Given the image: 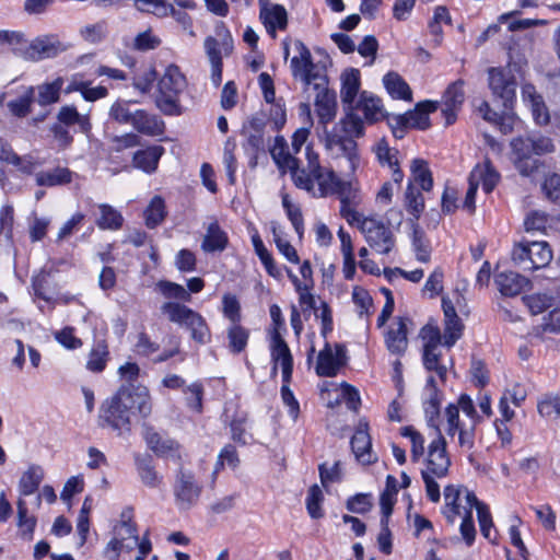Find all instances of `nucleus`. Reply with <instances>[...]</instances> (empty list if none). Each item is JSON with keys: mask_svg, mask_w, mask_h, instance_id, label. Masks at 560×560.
<instances>
[{"mask_svg": "<svg viewBox=\"0 0 560 560\" xmlns=\"http://www.w3.org/2000/svg\"><path fill=\"white\" fill-rule=\"evenodd\" d=\"M451 459L446 452V441L438 430L436 438L429 444L425 469L421 471L425 492L432 502H439L441 498L440 486L435 478H444L448 474Z\"/></svg>", "mask_w": 560, "mask_h": 560, "instance_id": "f257e3e1", "label": "nucleus"}, {"mask_svg": "<svg viewBox=\"0 0 560 560\" xmlns=\"http://www.w3.org/2000/svg\"><path fill=\"white\" fill-rule=\"evenodd\" d=\"M187 85V79L179 68L175 65L167 66L158 83V108L165 115H180L184 110L180 97Z\"/></svg>", "mask_w": 560, "mask_h": 560, "instance_id": "f03ea898", "label": "nucleus"}, {"mask_svg": "<svg viewBox=\"0 0 560 560\" xmlns=\"http://www.w3.org/2000/svg\"><path fill=\"white\" fill-rule=\"evenodd\" d=\"M511 147L514 154V163L518 172L530 175L537 167L538 161L533 155H542L555 151V144L549 137L527 136L512 140Z\"/></svg>", "mask_w": 560, "mask_h": 560, "instance_id": "7ed1b4c3", "label": "nucleus"}, {"mask_svg": "<svg viewBox=\"0 0 560 560\" xmlns=\"http://www.w3.org/2000/svg\"><path fill=\"white\" fill-rule=\"evenodd\" d=\"M294 185L308 192L314 198H324L335 194L337 175L330 168L322 167L318 171L300 170L298 166L292 174Z\"/></svg>", "mask_w": 560, "mask_h": 560, "instance_id": "20e7f679", "label": "nucleus"}, {"mask_svg": "<svg viewBox=\"0 0 560 560\" xmlns=\"http://www.w3.org/2000/svg\"><path fill=\"white\" fill-rule=\"evenodd\" d=\"M161 312L170 322L186 327L196 342L203 345L210 340V330L205 318L194 310L184 304L166 302L161 306Z\"/></svg>", "mask_w": 560, "mask_h": 560, "instance_id": "39448f33", "label": "nucleus"}, {"mask_svg": "<svg viewBox=\"0 0 560 560\" xmlns=\"http://www.w3.org/2000/svg\"><path fill=\"white\" fill-rule=\"evenodd\" d=\"M129 394L117 390L114 396L103 402L100 413L102 427L110 428L118 434L130 432L132 411L127 404Z\"/></svg>", "mask_w": 560, "mask_h": 560, "instance_id": "423d86ee", "label": "nucleus"}, {"mask_svg": "<svg viewBox=\"0 0 560 560\" xmlns=\"http://www.w3.org/2000/svg\"><path fill=\"white\" fill-rule=\"evenodd\" d=\"M295 48L299 55L290 61L293 78L303 83L305 92L312 86H323L324 80L327 79L324 68L313 62L312 54L303 42L296 40Z\"/></svg>", "mask_w": 560, "mask_h": 560, "instance_id": "0eeeda50", "label": "nucleus"}, {"mask_svg": "<svg viewBox=\"0 0 560 560\" xmlns=\"http://www.w3.org/2000/svg\"><path fill=\"white\" fill-rule=\"evenodd\" d=\"M215 35L205 39L203 47L211 65V82L218 88L222 82V58L233 50V39L228 28L221 23L215 27Z\"/></svg>", "mask_w": 560, "mask_h": 560, "instance_id": "6e6552de", "label": "nucleus"}, {"mask_svg": "<svg viewBox=\"0 0 560 560\" xmlns=\"http://www.w3.org/2000/svg\"><path fill=\"white\" fill-rule=\"evenodd\" d=\"M512 259L524 270H536L550 264L552 250L545 241L524 240L514 246Z\"/></svg>", "mask_w": 560, "mask_h": 560, "instance_id": "1a4fd4ad", "label": "nucleus"}, {"mask_svg": "<svg viewBox=\"0 0 560 560\" xmlns=\"http://www.w3.org/2000/svg\"><path fill=\"white\" fill-rule=\"evenodd\" d=\"M18 49L19 57L26 61L37 62L57 57L67 50V45L59 39L58 35L46 34L39 35L31 42H27L24 36L22 47H18Z\"/></svg>", "mask_w": 560, "mask_h": 560, "instance_id": "9d476101", "label": "nucleus"}, {"mask_svg": "<svg viewBox=\"0 0 560 560\" xmlns=\"http://www.w3.org/2000/svg\"><path fill=\"white\" fill-rule=\"evenodd\" d=\"M369 246L378 254H388L395 246V236L392 230L381 220L363 217L354 224Z\"/></svg>", "mask_w": 560, "mask_h": 560, "instance_id": "9b49d317", "label": "nucleus"}, {"mask_svg": "<svg viewBox=\"0 0 560 560\" xmlns=\"http://www.w3.org/2000/svg\"><path fill=\"white\" fill-rule=\"evenodd\" d=\"M499 178V173L492 167L489 160L485 161L482 164H477L470 172L468 178L469 187L467 189L463 207L467 211L474 212L475 197L479 185L482 186L486 194H489L497 186Z\"/></svg>", "mask_w": 560, "mask_h": 560, "instance_id": "f8f14e48", "label": "nucleus"}, {"mask_svg": "<svg viewBox=\"0 0 560 560\" xmlns=\"http://www.w3.org/2000/svg\"><path fill=\"white\" fill-rule=\"evenodd\" d=\"M325 149L334 159L345 158L347 168L345 175H352L360 165L358 143L353 139H346L336 132H326Z\"/></svg>", "mask_w": 560, "mask_h": 560, "instance_id": "ddd939ff", "label": "nucleus"}, {"mask_svg": "<svg viewBox=\"0 0 560 560\" xmlns=\"http://www.w3.org/2000/svg\"><path fill=\"white\" fill-rule=\"evenodd\" d=\"M174 497L179 509H190L201 494L202 487L196 481L195 475L184 468H179L174 482Z\"/></svg>", "mask_w": 560, "mask_h": 560, "instance_id": "4468645a", "label": "nucleus"}, {"mask_svg": "<svg viewBox=\"0 0 560 560\" xmlns=\"http://www.w3.org/2000/svg\"><path fill=\"white\" fill-rule=\"evenodd\" d=\"M340 199V215L350 224L354 225L364 215L357 208L362 202V196L357 187L350 182L337 178L336 190Z\"/></svg>", "mask_w": 560, "mask_h": 560, "instance_id": "2eb2a0df", "label": "nucleus"}, {"mask_svg": "<svg viewBox=\"0 0 560 560\" xmlns=\"http://www.w3.org/2000/svg\"><path fill=\"white\" fill-rule=\"evenodd\" d=\"M489 88L492 94L502 101L504 108H510L515 98L516 81L510 70L489 69Z\"/></svg>", "mask_w": 560, "mask_h": 560, "instance_id": "dca6fc26", "label": "nucleus"}, {"mask_svg": "<svg viewBox=\"0 0 560 560\" xmlns=\"http://www.w3.org/2000/svg\"><path fill=\"white\" fill-rule=\"evenodd\" d=\"M442 308L444 313L443 346L452 348L462 338L465 326L448 298L442 299Z\"/></svg>", "mask_w": 560, "mask_h": 560, "instance_id": "f3484780", "label": "nucleus"}, {"mask_svg": "<svg viewBox=\"0 0 560 560\" xmlns=\"http://www.w3.org/2000/svg\"><path fill=\"white\" fill-rule=\"evenodd\" d=\"M316 92L315 107L318 120L323 125L332 121L337 114V100L336 93L328 89V78L324 80L323 86H312Z\"/></svg>", "mask_w": 560, "mask_h": 560, "instance_id": "a211bd4d", "label": "nucleus"}, {"mask_svg": "<svg viewBox=\"0 0 560 560\" xmlns=\"http://www.w3.org/2000/svg\"><path fill=\"white\" fill-rule=\"evenodd\" d=\"M259 19L267 32L276 37V30H285L288 25V13L284 7L271 3L269 0H259Z\"/></svg>", "mask_w": 560, "mask_h": 560, "instance_id": "6ab92c4d", "label": "nucleus"}, {"mask_svg": "<svg viewBox=\"0 0 560 560\" xmlns=\"http://www.w3.org/2000/svg\"><path fill=\"white\" fill-rule=\"evenodd\" d=\"M351 448L357 460L363 465H369L376 460V456L372 452L369 423L365 420L359 421L355 433L351 439Z\"/></svg>", "mask_w": 560, "mask_h": 560, "instance_id": "aec40b11", "label": "nucleus"}, {"mask_svg": "<svg viewBox=\"0 0 560 560\" xmlns=\"http://www.w3.org/2000/svg\"><path fill=\"white\" fill-rule=\"evenodd\" d=\"M272 375L277 374L278 365L282 369L283 383H289L293 371V358L285 341L275 334L271 343Z\"/></svg>", "mask_w": 560, "mask_h": 560, "instance_id": "412c9836", "label": "nucleus"}, {"mask_svg": "<svg viewBox=\"0 0 560 560\" xmlns=\"http://www.w3.org/2000/svg\"><path fill=\"white\" fill-rule=\"evenodd\" d=\"M143 438L148 447L159 457H175L178 453V443L155 431L151 425H143Z\"/></svg>", "mask_w": 560, "mask_h": 560, "instance_id": "4be33fe9", "label": "nucleus"}, {"mask_svg": "<svg viewBox=\"0 0 560 560\" xmlns=\"http://www.w3.org/2000/svg\"><path fill=\"white\" fill-rule=\"evenodd\" d=\"M438 105L435 102L424 101L416 105L415 109L404 115L394 116L397 125H408L410 128L424 130L430 127L429 114L435 112Z\"/></svg>", "mask_w": 560, "mask_h": 560, "instance_id": "5701e85b", "label": "nucleus"}, {"mask_svg": "<svg viewBox=\"0 0 560 560\" xmlns=\"http://www.w3.org/2000/svg\"><path fill=\"white\" fill-rule=\"evenodd\" d=\"M119 390L129 394L127 404L131 411L136 410L142 418H148L152 412V398L150 390L142 384H122Z\"/></svg>", "mask_w": 560, "mask_h": 560, "instance_id": "b1692460", "label": "nucleus"}, {"mask_svg": "<svg viewBox=\"0 0 560 560\" xmlns=\"http://www.w3.org/2000/svg\"><path fill=\"white\" fill-rule=\"evenodd\" d=\"M466 488L450 485L444 489L445 506L443 513L450 524H454L457 516L465 514Z\"/></svg>", "mask_w": 560, "mask_h": 560, "instance_id": "393cba45", "label": "nucleus"}, {"mask_svg": "<svg viewBox=\"0 0 560 560\" xmlns=\"http://www.w3.org/2000/svg\"><path fill=\"white\" fill-rule=\"evenodd\" d=\"M494 283L504 296H516L530 287V281L527 278L514 271L497 273Z\"/></svg>", "mask_w": 560, "mask_h": 560, "instance_id": "a878e982", "label": "nucleus"}, {"mask_svg": "<svg viewBox=\"0 0 560 560\" xmlns=\"http://www.w3.org/2000/svg\"><path fill=\"white\" fill-rule=\"evenodd\" d=\"M343 353V347L341 345H336V353H334L329 343H326L324 349L318 353L316 373L319 376H335L342 365L341 357Z\"/></svg>", "mask_w": 560, "mask_h": 560, "instance_id": "bb28decb", "label": "nucleus"}, {"mask_svg": "<svg viewBox=\"0 0 560 560\" xmlns=\"http://www.w3.org/2000/svg\"><path fill=\"white\" fill-rule=\"evenodd\" d=\"M345 116L329 132H336L342 138L353 139L364 136V122L354 112V107L345 108Z\"/></svg>", "mask_w": 560, "mask_h": 560, "instance_id": "cd10ccee", "label": "nucleus"}, {"mask_svg": "<svg viewBox=\"0 0 560 560\" xmlns=\"http://www.w3.org/2000/svg\"><path fill=\"white\" fill-rule=\"evenodd\" d=\"M463 86L464 81L457 80L448 85L443 95V102L445 106L443 109V115L445 117L446 125H452L456 120V112L464 103L465 93Z\"/></svg>", "mask_w": 560, "mask_h": 560, "instance_id": "c85d7f7f", "label": "nucleus"}, {"mask_svg": "<svg viewBox=\"0 0 560 560\" xmlns=\"http://www.w3.org/2000/svg\"><path fill=\"white\" fill-rule=\"evenodd\" d=\"M265 129L266 120L262 115H255L248 118L242 127V135L245 137L247 144L258 151L265 147Z\"/></svg>", "mask_w": 560, "mask_h": 560, "instance_id": "c756f323", "label": "nucleus"}, {"mask_svg": "<svg viewBox=\"0 0 560 560\" xmlns=\"http://www.w3.org/2000/svg\"><path fill=\"white\" fill-rule=\"evenodd\" d=\"M406 319L400 317L385 335V345L392 354L402 355L408 347Z\"/></svg>", "mask_w": 560, "mask_h": 560, "instance_id": "7c9ffc66", "label": "nucleus"}, {"mask_svg": "<svg viewBox=\"0 0 560 560\" xmlns=\"http://www.w3.org/2000/svg\"><path fill=\"white\" fill-rule=\"evenodd\" d=\"M131 126L145 136H160L164 132V122L156 115L144 109H136Z\"/></svg>", "mask_w": 560, "mask_h": 560, "instance_id": "2f4dec72", "label": "nucleus"}, {"mask_svg": "<svg viewBox=\"0 0 560 560\" xmlns=\"http://www.w3.org/2000/svg\"><path fill=\"white\" fill-rule=\"evenodd\" d=\"M360 71L351 68L341 74L340 97L345 108L354 107V100L360 90Z\"/></svg>", "mask_w": 560, "mask_h": 560, "instance_id": "473e14b6", "label": "nucleus"}, {"mask_svg": "<svg viewBox=\"0 0 560 560\" xmlns=\"http://www.w3.org/2000/svg\"><path fill=\"white\" fill-rule=\"evenodd\" d=\"M465 499H466L465 509L469 510V509L476 508V510H477L478 522H479L480 532H481L482 536L493 542L495 539V536L494 537L491 536V528L493 527V522H492V517H491L489 508L485 503L480 502L477 499V497L475 495V493L471 491H466Z\"/></svg>", "mask_w": 560, "mask_h": 560, "instance_id": "72a5a7b5", "label": "nucleus"}, {"mask_svg": "<svg viewBox=\"0 0 560 560\" xmlns=\"http://www.w3.org/2000/svg\"><path fill=\"white\" fill-rule=\"evenodd\" d=\"M135 464L138 476L143 486L156 489L163 483V477L155 469L150 455H137Z\"/></svg>", "mask_w": 560, "mask_h": 560, "instance_id": "f704fd0d", "label": "nucleus"}, {"mask_svg": "<svg viewBox=\"0 0 560 560\" xmlns=\"http://www.w3.org/2000/svg\"><path fill=\"white\" fill-rule=\"evenodd\" d=\"M57 120L65 127L78 126L79 130L86 135L92 129L90 115L80 114L73 105L61 106L57 114Z\"/></svg>", "mask_w": 560, "mask_h": 560, "instance_id": "c9c22d12", "label": "nucleus"}, {"mask_svg": "<svg viewBox=\"0 0 560 560\" xmlns=\"http://www.w3.org/2000/svg\"><path fill=\"white\" fill-rule=\"evenodd\" d=\"M355 110L362 112L365 120L370 124L376 122L385 117L382 101L366 91L360 94V98L357 105H354V112Z\"/></svg>", "mask_w": 560, "mask_h": 560, "instance_id": "e433bc0d", "label": "nucleus"}, {"mask_svg": "<svg viewBox=\"0 0 560 560\" xmlns=\"http://www.w3.org/2000/svg\"><path fill=\"white\" fill-rule=\"evenodd\" d=\"M270 154L279 170L283 173L288 170L292 175L293 171L299 166V161L289 152L288 143L281 136L275 138Z\"/></svg>", "mask_w": 560, "mask_h": 560, "instance_id": "4c0bfd02", "label": "nucleus"}, {"mask_svg": "<svg viewBox=\"0 0 560 560\" xmlns=\"http://www.w3.org/2000/svg\"><path fill=\"white\" fill-rule=\"evenodd\" d=\"M522 96L524 102L530 106L536 122L538 125H547L549 122V114L542 97L536 93L535 88L530 84L524 85Z\"/></svg>", "mask_w": 560, "mask_h": 560, "instance_id": "58836bf2", "label": "nucleus"}, {"mask_svg": "<svg viewBox=\"0 0 560 560\" xmlns=\"http://www.w3.org/2000/svg\"><path fill=\"white\" fill-rule=\"evenodd\" d=\"M228 235L217 221L209 224L202 240L201 248L206 253L222 252L228 246Z\"/></svg>", "mask_w": 560, "mask_h": 560, "instance_id": "ea45409f", "label": "nucleus"}, {"mask_svg": "<svg viewBox=\"0 0 560 560\" xmlns=\"http://www.w3.org/2000/svg\"><path fill=\"white\" fill-rule=\"evenodd\" d=\"M44 479V469L38 465H31L23 472L19 481L20 498L34 494Z\"/></svg>", "mask_w": 560, "mask_h": 560, "instance_id": "a19ab883", "label": "nucleus"}, {"mask_svg": "<svg viewBox=\"0 0 560 560\" xmlns=\"http://www.w3.org/2000/svg\"><path fill=\"white\" fill-rule=\"evenodd\" d=\"M163 153L164 148L161 145L149 147L135 153L133 164L147 173L154 172Z\"/></svg>", "mask_w": 560, "mask_h": 560, "instance_id": "79ce46f5", "label": "nucleus"}, {"mask_svg": "<svg viewBox=\"0 0 560 560\" xmlns=\"http://www.w3.org/2000/svg\"><path fill=\"white\" fill-rule=\"evenodd\" d=\"M383 82L392 97L411 101V90L407 82L398 73L388 72L384 75Z\"/></svg>", "mask_w": 560, "mask_h": 560, "instance_id": "37998d69", "label": "nucleus"}, {"mask_svg": "<svg viewBox=\"0 0 560 560\" xmlns=\"http://www.w3.org/2000/svg\"><path fill=\"white\" fill-rule=\"evenodd\" d=\"M37 185L54 187L71 182L72 172L66 167H56L50 171H42L35 175Z\"/></svg>", "mask_w": 560, "mask_h": 560, "instance_id": "c03bdc74", "label": "nucleus"}, {"mask_svg": "<svg viewBox=\"0 0 560 560\" xmlns=\"http://www.w3.org/2000/svg\"><path fill=\"white\" fill-rule=\"evenodd\" d=\"M63 86V78L58 77L52 82H45L39 84L37 90V103L40 106L55 104L60 98V92Z\"/></svg>", "mask_w": 560, "mask_h": 560, "instance_id": "a18cd8bd", "label": "nucleus"}, {"mask_svg": "<svg viewBox=\"0 0 560 560\" xmlns=\"http://www.w3.org/2000/svg\"><path fill=\"white\" fill-rule=\"evenodd\" d=\"M18 527L23 538L31 540L36 526V517L28 514L26 501L19 498L16 501Z\"/></svg>", "mask_w": 560, "mask_h": 560, "instance_id": "49530a36", "label": "nucleus"}, {"mask_svg": "<svg viewBox=\"0 0 560 560\" xmlns=\"http://www.w3.org/2000/svg\"><path fill=\"white\" fill-rule=\"evenodd\" d=\"M100 218L96 220V225L101 230H119L122 226L124 218L121 213L107 203L98 206Z\"/></svg>", "mask_w": 560, "mask_h": 560, "instance_id": "de8ad7c7", "label": "nucleus"}, {"mask_svg": "<svg viewBox=\"0 0 560 560\" xmlns=\"http://www.w3.org/2000/svg\"><path fill=\"white\" fill-rule=\"evenodd\" d=\"M166 217L165 202L162 197L155 196L144 210L145 225L154 229L160 225Z\"/></svg>", "mask_w": 560, "mask_h": 560, "instance_id": "09e8293b", "label": "nucleus"}, {"mask_svg": "<svg viewBox=\"0 0 560 560\" xmlns=\"http://www.w3.org/2000/svg\"><path fill=\"white\" fill-rule=\"evenodd\" d=\"M249 332L240 323L231 324L228 328L229 348L234 353L242 352L247 346Z\"/></svg>", "mask_w": 560, "mask_h": 560, "instance_id": "8fccbe9b", "label": "nucleus"}, {"mask_svg": "<svg viewBox=\"0 0 560 560\" xmlns=\"http://www.w3.org/2000/svg\"><path fill=\"white\" fill-rule=\"evenodd\" d=\"M410 168L412 179L419 184L423 190H430L433 186V179L427 162L421 159H415Z\"/></svg>", "mask_w": 560, "mask_h": 560, "instance_id": "3c124183", "label": "nucleus"}, {"mask_svg": "<svg viewBox=\"0 0 560 560\" xmlns=\"http://www.w3.org/2000/svg\"><path fill=\"white\" fill-rule=\"evenodd\" d=\"M288 275L290 279L292 280L295 290L299 293V302L301 306L303 307V312H306L308 310H316V301L313 294L310 293V284L308 283H302L299 278L293 275L291 271H288Z\"/></svg>", "mask_w": 560, "mask_h": 560, "instance_id": "603ef678", "label": "nucleus"}, {"mask_svg": "<svg viewBox=\"0 0 560 560\" xmlns=\"http://www.w3.org/2000/svg\"><path fill=\"white\" fill-rule=\"evenodd\" d=\"M440 351L439 348H423V365L429 371H435L442 381L445 380L447 369L445 365L440 363Z\"/></svg>", "mask_w": 560, "mask_h": 560, "instance_id": "864d4df0", "label": "nucleus"}, {"mask_svg": "<svg viewBox=\"0 0 560 560\" xmlns=\"http://www.w3.org/2000/svg\"><path fill=\"white\" fill-rule=\"evenodd\" d=\"M108 358V349L104 342H97L92 349L86 368L92 372H102Z\"/></svg>", "mask_w": 560, "mask_h": 560, "instance_id": "5fc2aeb1", "label": "nucleus"}, {"mask_svg": "<svg viewBox=\"0 0 560 560\" xmlns=\"http://www.w3.org/2000/svg\"><path fill=\"white\" fill-rule=\"evenodd\" d=\"M440 405L441 400L439 397L438 389H434L433 393H430L428 400L424 402V413L428 424L431 428H434L435 431L440 430L438 420L440 417Z\"/></svg>", "mask_w": 560, "mask_h": 560, "instance_id": "6e6d98bb", "label": "nucleus"}, {"mask_svg": "<svg viewBox=\"0 0 560 560\" xmlns=\"http://www.w3.org/2000/svg\"><path fill=\"white\" fill-rule=\"evenodd\" d=\"M401 435L409 438L411 442V459L418 462L424 454V438L412 427L401 428Z\"/></svg>", "mask_w": 560, "mask_h": 560, "instance_id": "4d7b16f0", "label": "nucleus"}, {"mask_svg": "<svg viewBox=\"0 0 560 560\" xmlns=\"http://www.w3.org/2000/svg\"><path fill=\"white\" fill-rule=\"evenodd\" d=\"M156 285L166 299H175L184 302L191 300L190 293L180 284L171 281H160Z\"/></svg>", "mask_w": 560, "mask_h": 560, "instance_id": "13d9d810", "label": "nucleus"}, {"mask_svg": "<svg viewBox=\"0 0 560 560\" xmlns=\"http://www.w3.org/2000/svg\"><path fill=\"white\" fill-rule=\"evenodd\" d=\"M324 500L323 491L317 485H313L308 489V493L306 497V509L312 518H320L324 513L322 511L320 504Z\"/></svg>", "mask_w": 560, "mask_h": 560, "instance_id": "bf43d9fd", "label": "nucleus"}, {"mask_svg": "<svg viewBox=\"0 0 560 560\" xmlns=\"http://www.w3.org/2000/svg\"><path fill=\"white\" fill-rule=\"evenodd\" d=\"M538 412L540 416L550 419L560 417V396L559 395H545L538 401Z\"/></svg>", "mask_w": 560, "mask_h": 560, "instance_id": "052dcab7", "label": "nucleus"}, {"mask_svg": "<svg viewBox=\"0 0 560 560\" xmlns=\"http://www.w3.org/2000/svg\"><path fill=\"white\" fill-rule=\"evenodd\" d=\"M109 117L118 124L131 125L135 117V110L130 109V102L116 101L110 106Z\"/></svg>", "mask_w": 560, "mask_h": 560, "instance_id": "680f3d73", "label": "nucleus"}, {"mask_svg": "<svg viewBox=\"0 0 560 560\" xmlns=\"http://www.w3.org/2000/svg\"><path fill=\"white\" fill-rule=\"evenodd\" d=\"M137 9L141 12L153 13L158 18H166L171 15L173 5L166 3L165 0H141V5L138 4Z\"/></svg>", "mask_w": 560, "mask_h": 560, "instance_id": "e2e57ef3", "label": "nucleus"}, {"mask_svg": "<svg viewBox=\"0 0 560 560\" xmlns=\"http://www.w3.org/2000/svg\"><path fill=\"white\" fill-rule=\"evenodd\" d=\"M273 241L279 252L291 262L299 264L300 258L295 248L282 237V231L273 225L272 226Z\"/></svg>", "mask_w": 560, "mask_h": 560, "instance_id": "0e129e2a", "label": "nucleus"}, {"mask_svg": "<svg viewBox=\"0 0 560 560\" xmlns=\"http://www.w3.org/2000/svg\"><path fill=\"white\" fill-rule=\"evenodd\" d=\"M375 154L377 156L378 162L382 165H387L388 167H395L398 164L397 154L398 151L389 148L387 141L382 139L375 145Z\"/></svg>", "mask_w": 560, "mask_h": 560, "instance_id": "69168bd1", "label": "nucleus"}, {"mask_svg": "<svg viewBox=\"0 0 560 560\" xmlns=\"http://www.w3.org/2000/svg\"><path fill=\"white\" fill-rule=\"evenodd\" d=\"M406 208L415 219H418L424 209L423 197L416 191L411 184L408 185L405 196Z\"/></svg>", "mask_w": 560, "mask_h": 560, "instance_id": "338daca9", "label": "nucleus"}, {"mask_svg": "<svg viewBox=\"0 0 560 560\" xmlns=\"http://www.w3.org/2000/svg\"><path fill=\"white\" fill-rule=\"evenodd\" d=\"M133 549L135 541L124 542L122 540L113 537L104 548L103 555L108 560H117L121 552H130Z\"/></svg>", "mask_w": 560, "mask_h": 560, "instance_id": "774afa93", "label": "nucleus"}]
</instances>
